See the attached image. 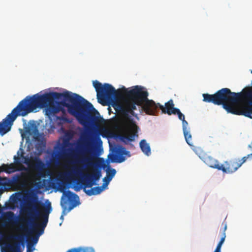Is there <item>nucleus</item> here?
<instances>
[{
  "label": "nucleus",
  "instance_id": "f257e3e1",
  "mask_svg": "<svg viewBox=\"0 0 252 252\" xmlns=\"http://www.w3.org/2000/svg\"><path fill=\"white\" fill-rule=\"evenodd\" d=\"M63 107L84 126L97 125L100 122V114L93 104L76 94L67 91L36 94L27 96L0 122V135L10 130L18 116L24 117L38 108H45V114L50 117L62 111Z\"/></svg>",
  "mask_w": 252,
  "mask_h": 252
},
{
  "label": "nucleus",
  "instance_id": "f03ea898",
  "mask_svg": "<svg viewBox=\"0 0 252 252\" xmlns=\"http://www.w3.org/2000/svg\"><path fill=\"white\" fill-rule=\"evenodd\" d=\"M93 86L96 92L98 100H114L116 98L125 96L126 99L124 104L114 102L113 106L120 113L129 123L125 128V133L120 137V139L125 144L135 140L138 137V126L130 119V115H135L134 111L136 109V105L141 106L148 98V92L140 86H135L130 89L123 87L121 89L116 90L114 87L108 83L102 85L97 80L93 81Z\"/></svg>",
  "mask_w": 252,
  "mask_h": 252
},
{
  "label": "nucleus",
  "instance_id": "7ed1b4c3",
  "mask_svg": "<svg viewBox=\"0 0 252 252\" xmlns=\"http://www.w3.org/2000/svg\"><path fill=\"white\" fill-rule=\"evenodd\" d=\"M22 209L26 214L25 217L18 218L13 212L5 213L3 216L4 221L11 225H19V229L25 233H30L35 228H41L43 231L48 221L49 215L52 211L50 203L45 205L39 200L36 195L30 197Z\"/></svg>",
  "mask_w": 252,
  "mask_h": 252
},
{
  "label": "nucleus",
  "instance_id": "20e7f679",
  "mask_svg": "<svg viewBox=\"0 0 252 252\" xmlns=\"http://www.w3.org/2000/svg\"><path fill=\"white\" fill-rule=\"evenodd\" d=\"M94 140L100 143L102 141L99 135L94 138L90 136H81L75 142L74 149L70 155L74 160L72 163L83 164L87 167H92V172L84 176L82 183L84 189L92 188L96 184L101 177V171L97 163L94 162L96 156L94 144Z\"/></svg>",
  "mask_w": 252,
  "mask_h": 252
},
{
  "label": "nucleus",
  "instance_id": "39448f33",
  "mask_svg": "<svg viewBox=\"0 0 252 252\" xmlns=\"http://www.w3.org/2000/svg\"><path fill=\"white\" fill-rule=\"evenodd\" d=\"M66 187L63 185H60L59 190L63 192L62 197L61 206L63 210L60 217L62 220L63 219V216L68 212L70 211L74 207L80 204L79 198L77 194L72 192L70 190L65 191Z\"/></svg>",
  "mask_w": 252,
  "mask_h": 252
},
{
  "label": "nucleus",
  "instance_id": "423d86ee",
  "mask_svg": "<svg viewBox=\"0 0 252 252\" xmlns=\"http://www.w3.org/2000/svg\"><path fill=\"white\" fill-rule=\"evenodd\" d=\"M21 157L24 159V161H22V163L27 164L30 168L37 172L35 176L36 180H38L39 178L45 177L47 171L46 166L38 157H34L30 159L28 157H24L23 153L21 154Z\"/></svg>",
  "mask_w": 252,
  "mask_h": 252
},
{
  "label": "nucleus",
  "instance_id": "0eeeda50",
  "mask_svg": "<svg viewBox=\"0 0 252 252\" xmlns=\"http://www.w3.org/2000/svg\"><path fill=\"white\" fill-rule=\"evenodd\" d=\"M242 163H239L238 159L235 158L226 161L223 164H220V170L226 173H232L235 172L241 166Z\"/></svg>",
  "mask_w": 252,
  "mask_h": 252
},
{
  "label": "nucleus",
  "instance_id": "6e6552de",
  "mask_svg": "<svg viewBox=\"0 0 252 252\" xmlns=\"http://www.w3.org/2000/svg\"><path fill=\"white\" fill-rule=\"evenodd\" d=\"M159 105L160 103H156L154 100L147 98L140 106L146 114L155 115Z\"/></svg>",
  "mask_w": 252,
  "mask_h": 252
},
{
  "label": "nucleus",
  "instance_id": "1a4fd4ad",
  "mask_svg": "<svg viewBox=\"0 0 252 252\" xmlns=\"http://www.w3.org/2000/svg\"><path fill=\"white\" fill-rule=\"evenodd\" d=\"M199 157L209 167L216 168L220 170V164L219 163L218 160L215 159L212 156L204 153H201Z\"/></svg>",
  "mask_w": 252,
  "mask_h": 252
},
{
  "label": "nucleus",
  "instance_id": "9d476101",
  "mask_svg": "<svg viewBox=\"0 0 252 252\" xmlns=\"http://www.w3.org/2000/svg\"><path fill=\"white\" fill-rule=\"evenodd\" d=\"M110 156L112 158V161L114 162L116 161L118 163H121L124 161L126 158L124 156H127L128 157H130V152L127 150H126V148L123 147H119L117 151V155L116 156V160L115 161L113 159L114 156L110 155Z\"/></svg>",
  "mask_w": 252,
  "mask_h": 252
},
{
  "label": "nucleus",
  "instance_id": "9b49d317",
  "mask_svg": "<svg viewBox=\"0 0 252 252\" xmlns=\"http://www.w3.org/2000/svg\"><path fill=\"white\" fill-rule=\"evenodd\" d=\"M20 168L17 166L15 165L13 163L10 164L3 163L0 166V173L2 172H5L7 174L13 173L17 171H22Z\"/></svg>",
  "mask_w": 252,
  "mask_h": 252
},
{
  "label": "nucleus",
  "instance_id": "f8f14e48",
  "mask_svg": "<svg viewBox=\"0 0 252 252\" xmlns=\"http://www.w3.org/2000/svg\"><path fill=\"white\" fill-rule=\"evenodd\" d=\"M174 106L173 101L172 99H170L165 103V106L160 104L159 108L161 110L162 113L171 115L173 114H175L174 109H176V108H174Z\"/></svg>",
  "mask_w": 252,
  "mask_h": 252
},
{
  "label": "nucleus",
  "instance_id": "ddd939ff",
  "mask_svg": "<svg viewBox=\"0 0 252 252\" xmlns=\"http://www.w3.org/2000/svg\"><path fill=\"white\" fill-rule=\"evenodd\" d=\"M2 252H22L20 245L18 243L7 244L4 248H2Z\"/></svg>",
  "mask_w": 252,
  "mask_h": 252
},
{
  "label": "nucleus",
  "instance_id": "4468645a",
  "mask_svg": "<svg viewBox=\"0 0 252 252\" xmlns=\"http://www.w3.org/2000/svg\"><path fill=\"white\" fill-rule=\"evenodd\" d=\"M25 131L31 135H37L38 133L37 126L34 121L29 122V125L25 128Z\"/></svg>",
  "mask_w": 252,
  "mask_h": 252
},
{
  "label": "nucleus",
  "instance_id": "2eb2a0df",
  "mask_svg": "<svg viewBox=\"0 0 252 252\" xmlns=\"http://www.w3.org/2000/svg\"><path fill=\"white\" fill-rule=\"evenodd\" d=\"M104 189L101 187H96L91 188L90 189H84V191L89 196L97 195L100 193Z\"/></svg>",
  "mask_w": 252,
  "mask_h": 252
},
{
  "label": "nucleus",
  "instance_id": "dca6fc26",
  "mask_svg": "<svg viewBox=\"0 0 252 252\" xmlns=\"http://www.w3.org/2000/svg\"><path fill=\"white\" fill-rule=\"evenodd\" d=\"M27 173L21 172L19 174H15L12 178V181L14 184H18L21 182H26L25 178L27 177Z\"/></svg>",
  "mask_w": 252,
  "mask_h": 252
},
{
  "label": "nucleus",
  "instance_id": "f3484780",
  "mask_svg": "<svg viewBox=\"0 0 252 252\" xmlns=\"http://www.w3.org/2000/svg\"><path fill=\"white\" fill-rule=\"evenodd\" d=\"M140 147L142 151L147 156L151 154V148L149 145L144 139L142 140L140 142Z\"/></svg>",
  "mask_w": 252,
  "mask_h": 252
},
{
  "label": "nucleus",
  "instance_id": "a211bd4d",
  "mask_svg": "<svg viewBox=\"0 0 252 252\" xmlns=\"http://www.w3.org/2000/svg\"><path fill=\"white\" fill-rule=\"evenodd\" d=\"M222 224L224 225V230H223V232L222 233V237H221L220 241L219 242V244H218V245L217 246V248H216V250H215V251L214 252H221V251H220L221 247V246H222V244L223 243V242H224V241L225 240V237H226L225 233V231L226 229L227 225H226V222H223Z\"/></svg>",
  "mask_w": 252,
  "mask_h": 252
},
{
  "label": "nucleus",
  "instance_id": "6ab92c4d",
  "mask_svg": "<svg viewBox=\"0 0 252 252\" xmlns=\"http://www.w3.org/2000/svg\"><path fill=\"white\" fill-rule=\"evenodd\" d=\"M21 157L14 156L13 158L14 162L13 163L15 164V165L17 166L22 170L27 171L28 168L22 164V161L21 160Z\"/></svg>",
  "mask_w": 252,
  "mask_h": 252
},
{
  "label": "nucleus",
  "instance_id": "aec40b11",
  "mask_svg": "<svg viewBox=\"0 0 252 252\" xmlns=\"http://www.w3.org/2000/svg\"><path fill=\"white\" fill-rule=\"evenodd\" d=\"M183 133L186 141L188 144L190 146H193L192 136L189 129L183 131Z\"/></svg>",
  "mask_w": 252,
  "mask_h": 252
},
{
  "label": "nucleus",
  "instance_id": "412c9836",
  "mask_svg": "<svg viewBox=\"0 0 252 252\" xmlns=\"http://www.w3.org/2000/svg\"><path fill=\"white\" fill-rule=\"evenodd\" d=\"M73 136L74 132L72 130H66L64 132V139L63 140L64 143H68L69 141L73 138Z\"/></svg>",
  "mask_w": 252,
  "mask_h": 252
},
{
  "label": "nucleus",
  "instance_id": "4be33fe9",
  "mask_svg": "<svg viewBox=\"0 0 252 252\" xmlns=\"http://www.w3.org/2000/svg\"><path fill=\"white\" fill-rule=\"evenodd\" d=\"M116 173V171L115 169L110 168V166L108 167L107 170H106V176L112 179V178L115 176Z\"/></svg>",
  "mask_w": 252,
  "mask_h": 252
},
{
  "label": "nucleus",
  "instance_id": "5701e85b",
  "mask_svg": "<svg viewBox=\"0 0 252 252\" xmlns=\"http://www.w3.org/2000/svg\"><path fill=\"white\" fill-rule=\"evenodd\" d=\"M112 180V179L110 178H109L107 176L105 177L103 179V184L102 185V187L104 189L107 185L109 184L110 182Z\"/></svg>",
  "mask_w": 252,
  "mask_h": 252
},
{
  "label": "nucleus",
  "instance_id": "b1692460",
  "mask_svg": "<svg viewBox=\"0 0 252 252\" xmlns=\"http://www.w3.org/2000/svg\"><path fill=\"white\" fill-rule=\"evenodd\" d=\"M174 111H175V114H174V115L177 114L178 116L179 119H180V120H182L183 119L185 118L184 115H183L181 113V112L180 111V110L179 109H178V108L175 109Z\"/></svg>",
  "mask_w": 252,
  "mask_h": 252
},
{
  "label": "nucleus",
  "instance_id": "393cba45",
  "mask_svg": "<svg viewBox=\"0 0 252 252\" xmlns=\"http://www.w3.org/2000/svg\"><path fill=\"white\" fill-rule=\"evenodd\" d=\"M83 169L82 167L75 166L73 167V171L75 174L78 175L82 173Z\"/></svg>",
  "mask_w": 252,
  "mask_h": 252
},
{
  "label": "nucleus",
  "instance_id": "a878e982",
  "mask_svg": "<svg viewBox=\"0 0 252 252\" xmlns=\"http://www.w3.org/2000/svg\"><path fill=\"white\" fill-rule=\"evenodd\" d=\"M67 252H88L86 249L82 248H74L70 249Z\"/></svg>",
  "mask_w": 252,
  "mask_h": 252
},
{
  "label": "nucleus",
  "instance_id": "bb28decb",
  "mask_svg": "<svg viewBox=\"0 0 252 252\" xmlns=\"http://www.w3.org/2000/svg\"><path fill=\"white\" fill-rule=\"evenodd\" d=\"M181 121H182L183 131L189 129V128L188 127V123L185 120V118Z\"/></svg>",
  "mask_w": 252,
  "mask_h": 252
},
{
  "label": "nucleus",
  "instance_id": "cd10ccee",
  "mask_svg": "<svg viewBox=\"0 0 252 252\" xmlns=\"http://www.w3.org/2000/svg\"><path fill=\"white\" fill-rule=\"evenodd\" d=\"M250 157H252V153L248 155L246 157H243L241 159H238L239 160V163H242V165L244 163L247 159Z\"/></svg>",
  "mask_w": 252,
  "mask_h": 252
},
{
  "label": "nucleus",
  "instance_id": "c85d7f7f",
  "mask_svg": "<svg viewBox=\"0 0 252 252\" xmlns=\"http://www.w3.org/2000/svg\"><path fill=\"white\" fill-rule=\"evenodd\" d=\"M38 241V238L37 237H33L32 239V244H35Z\"/></svg>",
  "mask_w": 252,
  "mask_h": 252
},
{
  "label": "nucleus",
  "instance_id": "c756f323",
  "mask_svg": "<svg viewBox=\"0 0 252 252\" xmlns=\"http://www.w3.org/2000/svg\"><path fill=\"white\" fill-rule=\"evenodd\" d=\"M34 249V248H33L32 249H31L30 244V243H28V246H27V252H32V251Z\"/></svg>",
  "mask_w": 252,
  "mask_h": 252
},
{
  "label": "nucleus",
  "instance_id": "7c9ffc66",
  "mask_svg": "<svg viewBox=\"0 0 252 252\" xmlns=\"http://www.w3.org/2000/svg\"><path fill=\"white\" fill-rule=\"evenodd\" d=\"M21 236H12L11 238L12 239H19L21 238Z\"/></svg>",
  "mask_w": 252,
  "mask_h": 252
},
{
  "label": "nucleus",
  "instance_id": "2f4dec72",
  "mask_svg": "<svg viewBox=\"0 0 252 252\" xmlns=\"http://www.w3.org/2000/svg\"><path fill=\"white\" fill-rule=\"evenodd\" d=\"M75 190L76 191H79V190H80V188H78V189H77V188H75Z\"/></svg>",
  "mask_w": 252,
  "mask_h": 252
},
{
  "label": "nucleus",
  "instance_id": "473e14b6",
  "mask_svg": "<svg viewBox=\"0 0 252 252\" xmlns=\"http://www.w3.org/2000/svg\"><path fill=\"white\" fill-rule=\"evenodd\" d=\"M1 178L0 177V186L1 185Z\"/></svg>",
  "mask_w": 252,
  "mask_h": 252
}]
</instances>
